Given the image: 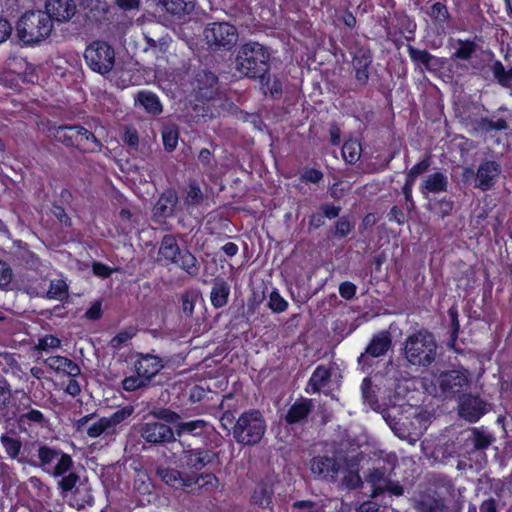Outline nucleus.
<instances>
[{
	"mask_svg": "<svg viewBox=\"0 0 512 512\" xmlns=\"http://www.w3.org/2000/svg\"><path fill=\"white\" fill-rule=\"evenodd\" d=\"M408 53L412 61L422 64L429 72H438L445 66V59L430 54L427 50H420L408 45Z\"/></svg>",
	"mask_w": 512,
	"mask_h": 512,
	"instance_id": "5701e85b",
	"label": "nucleus"
},
{
	"mask_svg": "<svg viewBox=\"0 0 512 512\" xmlns=\"http://www.w3.org/2000/svg\"><path fill=\"white\" fill-rule=\"evenodd\" d=\"M360 145L354 141L345 142L342 155L346 162L355 163L360 157Z\"/></svg>",
	"mask_w": 512,
	"mask_h": 512,
	"instance_id": "13d9d810",
	"label": "nucleus"
},
{
	"mask_svg": "<svg viewBox=\"0 0 512 512\" xmlns=\"http://www.w3.org/2000/svg\"><path fill=\"white\" fill-rule=\"evenodd\" d=\"M475 131L491 133L492 131L506 130L509 128L507 121L503 118H499L494 121L487 117L476 119L472 122Z\"/></svg>",
	"mask_w": 512,
	"mask_h": 512,
	"instance_id": "473e14b6",
	"label": "nucleus"
},
{
	"mask_svg": "<svg viewBox=\"0 0 512 512\" xmlns=\"http://www.w3.org/2000/svg\"><path fill=\"white\" fill-rule=\"evenodd\" d=\"M79 7L86 24L100 22L108 12V5L102 0H81Z\"/></svg>",
	"mask_w": 512,
	"mask_h": 512,
	"instance_id": "4be33fe9",
	"label": "nucleus"
},
{
	"mask_svg": "<svg viewBox=\"0 0 512 512\" xmlns=\"http://www.w3.org/2000/svg\"><path fill=\"white\" fill-rule=\"evenodd\" d=\"M448 316L450 318V339L448 341V346L455 351L459 352V349L456 348V340L458 338L460 323L458 318V310L456 306H452L448 310Z\"/></svg>",
	"mask_w": 512,
	"mask_h": 512,
	"instance_id": "a19ab883",
	"label": "nucleus"
},
{
	"mask_svg": "<svg viewBox=\"0 0 512 512\" xmlns=\"http://www.w3.org/2000/svg\"><path fill=\"white\" fill-rule=\"evenodd\" d=\"M324 175L320 170L305 168L300 175V180L306 183L317 184L323 179Z\"/></svg>",
	"mask_w": 512,
	"mask_h": 512,
	"instance_id": "774afa93",
	"label": "nucleus"
},
{
	"mask_svg": "<svg viewBox=\"0 0 512 512\" xmlns=\"http://www.w3.org/2000/svg\"><path fill=\"white\" fill-rule=\"evenodd\" d=\"M191 478L195 480L193 485H198L199 487H205L207 489H213L218 486V478L212 473H191Z\"/></svg>",
	"mask_w": 512,
	"mask_h": 512,
	"instance_id": "3c124183",
	"label": "nucleus"
},
{
	"mask_svg": "<svg viewBox=\"0 0 512 512\" xmlns=\"http://www.w3.org/2000/svg\"><path fill=\"white\" fill-rule=\"evenodd\" d=\"M361 392H362V398H363L364 402L368 403V405L374 411H379L381 413V410L383 408L378 401V398L376 396V391L373 387L371 378L366 377L363 379L362 384H361Z\"/></svg>",
	"mask_w": 512,
	"mask_h": 512,
	"instance_id": "e433bc0d",
	"label": "nucleus"
},
{
	"mask_svg": "<svg viewBox=\"0 0 512 512\" xmlns=\"http://www.w3.org/2000/svg\"><path fill=\"white\" fill-rule=\"evenodd\" d=\"M135 103L142 106L147 113L152 115H159L163 110L158 96L150 91L138 92L135 96Z\"/></svg>",
	"mask_w": 512,
	"mask_h": 512,
	"instance_id": "cd10ccee",
	"label": "nucleus"
},
{
	"mask_svg": "<svg viewBox=\"0 0 512 512\" xmlns=\"http://www.w3.org/2000/svg\"><path fill=\"white\" fill-rule=\"evenodd\" d=\"M44 296L49 299L62 301L68 297V285L63 280L52 281L49 289H45Z\"/></svg>",
	"mask_w": 512,
	"mask_h": 512,
	"instance_id": "79ce46f5",
	"label": "nucleus"
},
{
	"mask_svg": "<svg viewBox=\"0 0 512 512\" xmlns=\"http://www.w3.org/2000/svg\"><path fill=\"white\" fill-rule=\"evenodd\" d=\"M273 490L266 483H259L251 497V501L253 504L258 505L261 508H267L272 502L273 498Z\"/></svg>",
	"mask_w": 512,
	"mask_h": 512,
	"instance_id": "72a5a7b5",
	"label": "nucleus"
},
{
	"mask_svg": "<svg viewBox=\"0 0 512 512\" xmlns=\"http://www.w3.org/2000/svg\"><path fill=\"white\" fill-rule=\"evenodd\" d=\"M53 22L44 11H27L16 23V35L24 45H34L45 40L52 32Z\"/></svg>",
	"mask_w": 512,
	"mask_h": 512,
	"instance_id": "20e7f679",
	"label": "nucleus"
},
{
	"mask_svg": "<svg viewBox=\"0 0 512 512\" xmlns=\"http://www.w3.org/2000/svg\"><path fill=\"white\" fill-rule=\"evenodd\" d=\"M134 363L135 372L151 383L152 379L164 367L163 360L150 353H137Z\"/></svg>",
	"mask_w": 512,
	"mask_h": 512,
	"instance_id": "f3484780",
	"label": "nucleus"
},
{
	"mask_svg": "<svg viewBox=\"0 0 512 512\" xmlns=\"http://www.w3.org/2000/svg\"><path fill=\"white\" fill-rule=\"evenodd\" d=\"M266 432V422L259 410L243 412L232 427L233 438L239 444L254 446Z\"/></svg>",
	"mask_w": 512,
	"mask_h": 512,
	"instance_id": "423d86ee",
	"label": "nucleus"
},
{
	"mask_svg": "<svg viewBox=\"0 0 512 512\" xmlns=\"http://www.w3.org/2000/svg\"><path fill=\"white\" fill-rule=\"evenodd\" d=\"M178 201L174 189L165 190L152 208V220L158 224L165 223L167 218L174 216Z\"/></svg>",
	"mask_w": 512,
	"mask_h": 512,
	"instance_id": "2eb2a0df",
	"label": "nucleus"
},
{
	"mask_svg": "<svg viewBox=\"0 0 512 512\" xmlns=\"http://www.w3.org/2000/svg\"><path fill=\"white\" fill-rule=\"evenodd\" d=\"M185 464L188 469L195 473L202 470L208 464H211L217 457V454L204 448H188L183 450Z\"/></svg>",
	"mask_w": 512,
	"mask_h": 512,
	"instance_id": "6ab92c4d",
	"label": "nucleus"
},
{
	"mask_svg": "<svg viewBox=\"0 0 512 512\" xmlns=\"http://www.w3.org/2000/svg\"><path fill=\"white\" fill-rule=\"evenodd\" d=\"M408 412L401 407H384L381 415L398 438L414 445L422 437L423 427Z\"/></svg>",
	"mask_w": 512,
	"mask_h": 512,
	"instance_id": "39448f33",
	"label": "nucleus"
},
{
	"mask_svg": "<svg viewBox=\"0 0 512 512\" xmlns=\"http://www.w3.org/2000/svg\"><path fill=\"white\" fill-rule=\"evenodd\" d=\"M207 426V422L202 419H197L189 422H179L175 426V432L177 436H181L184 433H189L194 436L198 435L195 433L196 430H203Z\"/></svg>",
	"mask_w": 512,
	"mask_h": 512,
	"instance_id": "37998d69",
	"label": "nucleus"
},
{
	"mask_svg": "<svg viewBox=\"0 0 512 512\" xmlns=\"http://www.w3.org/2000/svg\"><path fill=\"white\" fill-rule=\"evenodd\" d=\"M488 412V403L479 395L466 393L458 399L457 414L469 423L478 422Z\"/></svg>",
	"mask_w": 512,
	"mask_h": 512,
	"instance_id": "9b49d317",
	"label": "nucleus"
},
{
	"mask_svg": "<svg viewBox=\"0 0 512 512\" xmlns=\"http://www.w3.org/2000/svg\"><path fill=\"white\" fill-rule=\"evenodd\" d=\"M61 451L52 449L48 446L41 445L38 449V457L40 459V467H45L51 464L54 459L60 455Z\"/></svg>",
	"mask_w": 512,
	"mask_h": 512,
	"instance_id": "052dcab7",
	"label": "nucleus"
},
{
	"mask_svg": "<svg viewBox=\"0 0 512 512\" xmlns=\"http://www.w3.org/2000/svg\"><path fill=\"white\" fill-rule=\"evenodd\" d=\"M77 125H62L51 127L49 132L53 138L66 147H75L79 149V141H76Z\"/></svg>",
	"mask_w": 512,
	"mask_h": 512,
	"instance_id": "a878e982",
	"label": "nucleus"
},
{
	"mask_svg": "<svg viewBox=\"0 0 512 512\" xmlns=\"http://www.w3.org/2000/svg\"><path fill=\"white\" fill-rule=\"evenodd\" d=\"M162 141L167 152H173L178 144L179 128L175 123H168L162 127Z\"/></svg>",
	"mask_w": 512,
	"mask_h": 512,
	"instance_id": "c9c22d12",
	"label": "nucleus"
},
{
	"mask_svg": "<svg viewBox=\"0 0 512 512\" xmlns=\"http://www.w3.org/2000/svg\"><path fill=\"white\" fill-rule=\"evenodd\" d=\"M204 37L211 49L230 50L238 41V32L227 22H214L206 26Z\"/></svg>",
	"mask_w": 512,
	"mask_h": 512,
	"instance_id": "9d476101",
	"label": "nucleus"
},
{
	"mask_svg": "<svg viewBox=\"0 0 512 512\" xmlns=\"http://www.w3.org/2000/svg\"><path fill=\"white\" fill-rule=\"evenodd\" d=\"M448 187V179L441 172H435L426 177L423 184L421 185V191L423 194L426 192L439 193L446 192Z\"/></svg>",
	"mask_w": 512,
	"mask_h": 512,
	"instance_id": "c85d7f7f",
	"label": "nucleus"
},
{
	"mask_svg": "<svg viewBox=\"0 0 512 512\" xmlns=\"http://www.w3.org/2000/svg\"><path fill=\"white\" fill-rule=\"evenodd\" d=\"M387 479L388 478L385 476L384 468L371 469L369 470L368 474L365 475L366 482L371 484L372 486H376L378 484L385 485Z\"/></svg>",
	"mask_w": 512,
	"mask_h": 512,
	"instance_id": "0e129e2a",
	"label": "nucleus"
},
{
	"mask_svg": "<svg viewBox=\"0 0 512 512\" xmlns=\"http://www.w3.org/2000/svg\"><path fill=\"white\" fill-rule=\"evenodd\" d=\"M288 304L277 291H272L269 297L268 307L275 313H281L286 310Z\"/></svg>",
	"mask_w": 512,
	"mask_h": 512,
	"instance_id": "e2e57ef3",
	"label": "nucleus"
},
{
	"mask_svg": "<svg viewBox=\"0 0 512 512\" xmlns=\"http://www.w3.org/2000/svg\"><path fill=\"white\" fill-rule=\"evenodd\" d=\"M342 208L333 203H321L318 207V211L321 213L323 218L329 220L339 217Z\"/></svg>",
	"mask_w": 512,
	"mask_h": 512,
	"instance_id": "69168bd1",
	"label": "nucleus"
},
{
	"mask_svg": "<svg viewBox=\"0 0 512 512\" xmlns=\"http://www.w3.org/2000/svg\"><path fill=\"white\" fill-rule=\"evenodd\" d=\"M392 346V336L389 331H381L373 336L366 347V353L371 357L385 355Z\"/></svg>",
	"mask_w": 512,
	"mask_h": 512,
	"instance_id": "393cba45",
	"label": "nucleus"
},
{
	"mask_svg": "<svg viewBox=\"0 0 512 512\" xmlns=\"http://www.w3.org/2000/svg\"><path fill=\"white\" fill-rule=\"evenodd\" d=\"M313 408L314 404L311 399L300 398L290 406L284 416V421L288 425L304 424L307 422Z\"/></svg>",
	"mask_w": 512,
	"mask_h": 512,
	"instance_id": "412c9836",
	"label": "nucleus"
},
{
	"mask_svg": "<svg viewBox=\"0 0 512 512\" xmlns=\"http://www.w3.org/2000/svg\"><path fill=\"white\" fill-rule=\"evenodd\" d=\"M47 363L50 368L66 372L71 377H76L81 373L80 367L75 362L63 356L50 357Z\"/></svg>",
	"mask_w": 512,
	"mask_h": 512,
	"instance_id": "2f4dec72",
	"label": "nucleus"
},
{
	"mask_svg": "<svg viewBox=\"0 0 512 512\" xmlns=\"http://www.w3.org/2000/svg\"><path fill=\"white\" fill-rule=\"evenodd\" d=\"M354 228V225L350 221L348 216L338 217L334 226L329 230V236L334 238H344L346 237Z\"/></svg>",
	"mask_w": 512,
	"mask_h": 512,
	"instance_id": "ea45409f",
	"label": "nucleus"
},
{
	"mask_svg": "<svg viewBox=\"0 0 512 512\" xmlns=\"http://www.w3.org/2000/svg\"><path fill=\"white\" fill-rule=\"evenodd\" d=\"M204 199L200 187L196 183H191L186 192L184 202L187 206L199 205Z\"/></svg>",
	"mask_w": 512,
	"mask_h": 512,
	"instance_id": "bf43d9fd",
	"label": "nucleus"
},
{
	"mask_svg": "<svg viewBox=\"0 0 512 512\" xmlns=\"http://www.w3.org/2000/svg\"><path fill=\"white\" fill-rule=\"evenodd\" d=\"M149 385L150 382L137 373L136 375L125 377L122 380V387L125 391L128 392L136 391L138 389L148 387Z\"/></svg>",
	"mask_w": 512,
	"mask_h": 512,
	"instance_id": "09e8293b",
	"label": "nucleus"
},
{
	"mask_svg": "<svg viewBox=\"0 0 512 512\" xmlns=\"http://www.w3.org/2000/svg\"><path fill=\"white\" fill-rule=\"evenodd\" d=\"M61 479L58 482V487L61 490L62 494H67L68 492H72L76 487L77 483L80 481V476L75 472H70L68 475L60 476Z\"/></svg>",
	"mask_w": 512,
	"mask_h": 512,
	"instance_id": "6e6d98bb",
	"label": "nucleus"
},
{
	"mask_svg": "<svg viewBox=\"0 0 512 512\" xmlns=\"http://www.w3.org/2000/svg\"><path fill=\"white\" fill-rule=\"evenodd\" d=\"M436 381L445 400L460 399L471 386L470 374L463 368L442 371Z\"/></svg>",
	"mask_w": 512,
	"mask_h": 512,
	"instance_id": "6e6552de",
	"label": "nucleus"
},
{
	"mask_svg": "<svg viewBox=\"0 0 512 512\" xmlns=\"http://www.w3.org/2000/svg\"><path fill=\"white\" fill-rule=\"evenodd\" d=\"M342 465L334 456H315L310 461L312 474L321 480L334 482Z\"/></svg>",
	"mask_w": 512,
	"mask_h": 512,
	"instance_id": "4468645a",
	"label": "nucleus"
},
{
	"mask_svg": "<svg viewBox=\"0 0 512 512\" xmlns=\"http://www.w3.org/2000/svg\"><path fill=\"white\" fill-rule=\"evenodd\" d=\"M156 6L153 13L146 12L142 18L148 21H156L165 26L170 24V17L183 20L195 9L194 0H152Z\"/></svg>",
	"mask_w": 512,
	"mask_h": 512,
	"instance_id": "0eeeda50",
	"label": "nucleus"
},
{
	"mask_svg": "<svg viewBox=\"0 0 512 512\" xmlns=\"http://www.w3.org/2000/svg\"><path fill=\"white\" fill-rule=\"evenodd\" d=\"M133 412V408L124 407L117 410L109 417H102L86 429V433L91 438L101 435L109 436L116 433V427L128 418Z\"/></svg>",
	"mask_w": 512,
	"mask_h": 512,
	"instance_id": "ddd939ff",
	"label": "nucleus"
},
{
	"mask_svg": "<svg viewBox=\"0 0 512 512\" xmlns=\"http://www.w3.org/2000/svg\"><path fill=\"white\" fill-rule=\"evenodd\" d=\"M181 252L176 237L172 234H166L161 239L157 261L165 260L167 265L177 263V258Z\"/></svg>",
	"mask_w": 512,
	"mask_h": 512,
	"instance_id": "b1692460",
	"label": "nucleus"
},
{
	"mask_svg": "<svg viewBox=\"0 0 512 512\" xmlns=\"http://www.w3.org/2000/svg\"><path fill=\"white\" fill-rule=\"evenodd\" d=\"M76 141H79V146L83 141L92 143L94 147L91 148V150H94L95 148L100 150L102 147V143L97 139V137L81 125H77Z\"/></svg>",
	"mask_w": 512,
	"mask_h": 512,
	"instance_id": "5fc2aeb1",
	"label": "nucleus"
},
{
	"mask_svg": "<svg viewBox=\"0 0 512 512\" xmlns=\"http://www.w3.org/2000/svg\"><path fill=\"white\" fill-rule=\"evenodd\" d=\"M331 378V372L328 368L325 366H318L314 372L312 373V376L310 377V380L308 382V386L306 388V392L310 393H316L319 392L322 388H324L329 382Z\"/></svg>",
	"mask_w": 512,
	"mask_h": 512,
	"instance_id": "c756f323",
	"label": "nucleus"
},
{
	"mask_svg": "<svg viewBox=\"0 0 512 512\" xmlns=\"http://www.w3.org/2000/svg\"><path fill=\"white\" fill-rule=\"evenodd\" d=\"M197 295L194 292H185L182 297V310L187 317H191L194 312V305Z\"/></svg>",
	"mask_w": 512,
	"mask_h": 512,
	"instance_id": "338daca9",
	"label": "nucleus"
},
{
	"mask_svg": "<svg viewBox=\"0 0 512 512\" xmlns=\"http://www.w3.org/2000/svg\"><path fill=\"white\" fill-rule=\"evenodd\" d=\"M155 473L162 482L176 490H185L195 482L191 478V473H184L172 467L158 466Z\"/></svg>",
	"mask_w": 512,
	"mask_h": 512,
	"instance_id": "dca6fc26",
	"label": "nucleus"
},
{
	"mask_svg": "<svg viewBox=\"0 0 512 512\" xmlns=\"http://www.w3.org/2000/svg\"><path fill=\"white\" fill-rule=\"evenodd\" d=\"M263 87L266 88L265 94L269 92L270 96L274 99H279L282 96L283 89H282V83L277 78L274 77L272 80L270 76L265 75V81L264 83H261Z\"/></svg>",
	"mask_w": 512,
	"mask_h": 512,
	"instance_id": "864d4df0",
	"label": "nucleus"
},
{
	"mask_svg": "<svg viewBox=\"0 0 512 512\" xmlns=\"http://www.w3.org/2000/svg\"><path fill=\"white\" fill-rule=\"evenodd\" d=\"M430 165V156H427L409 170L406 179H408L410 182H415L416 178L425 173L430 167Z\"/></svg>",
	"mask_w": 512,
	"mask_h": 512,
	"instance_id": "680f3d73",
	"label": "nucleus"
},
{
	"mask_svg": "<svg viewBox=\"0 0 512 512\" xmlns=\"http://www.w3.org/2000/svg\"><path fill=\"white\" fill-rule=\"evenodd\" d=\"M427 14L431 20L439 26L446 24L450 18L447 6L441 2L433 3L427 11Z\"/></svg>",
	"mask_w": 512,
	"mask_h": 512,
	"instance_id": "58836bf2",
	"label": "nucleus"
},
{
	"mask_svg": "<svg viewBox=\"0 0 512 512\" xmlns=\"http://www.w3.org/2000/svg\"><path fill=\"white\" fill-rule=\"evenodd\" d=\"M414 508L417 512H446L448 509L442 499L434 497L417 501Z\"/></svg>",
	"mask_w": 512,
	"mask_h": 512,
	"instance_id": "4c0bfd02",
	"label": "nucleus"
},
{
	"mask_svg": "<svg viewBox=\"0 0 512 512\" xmlns=\"http://www.w3.org/2000/svg\"><path fill=\"white\" fill-rule=\"evenodd\" d=\"M500 173L501 167L496 161L488 160L482 162L476 173L477 183L475 187L482 191L491 189Z\"/></svg>",
	"mask_w": 512,
	"mask_h": 512,
	"instance_id": "aec40b11",
	"label": "nucleus"
},
{
	"mask_svg": "<svg viewBox=\"0 0 512 512\" xmlns=\"http://www.w3.org/2000/svg\"><path fill=\"white\" fill-rule=\"evenodd\" d=\"M235 68L240 74L248 78H259L260 83H264L270 69L269 53L257 42L247 43L237 52Z\"/></svg>",
	"mask_w": 512,
	"mask_h": 512,
	"instance_id": "7ed1b4c3",
	"label": "nucleus"
},
{
	"mask_svg": "<svg viewBox=\"0 0 512 512\" xmlns=\"http://www.w3.org/2000/svg\"><path fill=\"white\" fill-rule=\"evenodd\" d=\"M492 72L497 81L505 87H512V68L505 70L500 61H495L492 66Z\"/></svg>",
	"mask_w": 512,
	"mask_h": 512,
	"instance_id": "c03bdc74",
	"label": "nucleus"
},
{
	"mask_svg": "<svg viewBox=\"0 0 512 512\" xmlns=\"http://www.w3.org/2000/svg\"><path fill=\"white\" fill-rule=\"evenodd\" d=\"M174 265H177L191 277H196L200 272V264L197 258L188 249L182 250L177 258V263H174Z\"/></svg>",
	"mask_w": 512,
	"mask_h": 512,
	"instance_id": "7c9ffc66",
	"label": "nucleus"
},
{
	"mask_svg": "<svg viewBox=\"0 0 512 512\" xmlns=\"http://www.w3.org/2000/svg\"><path fill=\"white\" fill-rule=\"evenodd\" d=\"M60 458L57 464L54 466L52 475L54 477H60L65 475L66 473L72 472L71 469L73 467V460L69 454L60 453Z\"/></svg>",
	"mask_w": 512,
	"mask_h": 512,
	"instance_id": "8fccbe9b",
	"label": "nucleus"
},
{
	"mask_svg": "<svg viewBox=\"0 0 512 512\" xmlns=\"http://www.w3.org/2000/svg\"><path fill=\"white\" fill-rule=\"evenodd\" d=\"M438 344L432 332L421 329L407 336L402 343L401 357L403 369L416 366L430 367L437 359Z\"/></svg>",
	"mask_w": 512,
	"mask_h": 512,
	"instance_id": "f03ea898",
	"label": "nucleus"
},
{
	"mask_svg": "<svg viewBox=\"0 0 512 512\" xmlns=\"http://www.w3.org/2000/svg\"><path fill=\"white\" fill-rule=\"evenodd\" d=\"M495 438L492 434L485 432L479 428H473L471 431V435L468 438V441L473 445L474 451H483L487 449L493 442Z\"/></svg>",
	"mask_w": 512,
	"mask_h": 512,
	"instance_id": "f704fd0d",
	"label": "nucleus"
},
{
	"mask_svg": "<svg viewBox=\"0 0 512 512\" xmlns=\"http://www.w3.org/2000/svg\"><path fill=\"white\" fill-rule=\"evenodd\" d=\"M372 63V54L370 50L365 48H359L353 57V67L354 69H368Z\"/></svg>",
	"mask_w": 512,
	"mask_h": 512,
	"instance_id": "603ef678",
	"label": "nucleus"
},
{
	"mask_svg": "<svg viewBox=\"0 0 512 512\" xmlns=\"http://www.w3.org/2000/svg\"><path fill=\"white\" fill-rule=\"evenodd\" d=\"M76 10L75 0H46L44 12L50 16L51 22H67L76 14Z\"/></svg>",
	"mask_w": 512,
	"mask_h": 512,
	"instance_id": "a211bd4d",
	"label": "nucleus"
},
{
	"mask_svg": "<svg viewBox=\"0 0 512 512\" xmlns=\"http://www.w3.org/2000/svg\"><path fill=\"white\" fill-rule=\"evenodd\" d=\"M10 400V386L6 381L0 380V416H8Z\"/></svg>",
	"mask_w": 512,
	"mask_h": 512,
	"instance_id": "4d7b16f0",
	"label": "nucleus"
},
{
	"mask_svg": "<svg viewBox=\"0 0 512 512\" xmlns=\"http://www.w3.org/2000/svg\"><path fill=\"white\" fill-rule=\"evenodd\" d=\"M459 47L451 56V59L469 60L476 50V44L471 41L458 40Z\"/></svg>",
	"mask_w": 512,
	"mask_h": 512,
	"instance_id": "49530a36",
	"label": "nucleus"
},
{
	"mask_svg": "<svg viewBox=\"0 0 512 512\" xmlns=\"http://www.w3.org/2000/svg\"><path fill=\"white\" fill-rule=\"evenodd\" d=\"M0 441L3 447L5 448L6 453L11 458L15 459L18 457L22 447V443L19 439L3 434L0 438Z\"/></svg>",
	"mask_w": 512,
	"mask_h": 512,
	"instance_id": "de8ad7c7",
	"label": "nucleus"
},
{
	"mask_svg": "<svg viewBox=\"0 0 512 512\" xmlns=\"http://www.w3.org/2000/svg\"><path fill=\"white\" fill-rule=\"evenodd\" d=\"M138 432L145 442L151 445H164L176 441L173 429L158 421L141 424Z\"/></svg>",
	"mask_w": 512,
	"mask_h": 512,
	"instance_id": "f8f14e48",
	"label": "nucleus"
},
{
	"mask_svg": "<svg viewBox=\"0 0 512 512\" xmlns=\"http://www.w3.org/2000/svg\"><path fill=\"white\" fill-rule=\"evenodd\" d=\"M230 286L223 278H215L210 294L211 303L215 308H222L228 302Z\"/></svg>",
	"mask_w": 512,
	"mask_h": 512,
	"instance_id": "bb28decb",
	"label": "nucleus"
},
{
	"mask_svg": "<svg viewBox=\"0 0 512 512\" xmlns=\"http://www.w3.org/2000/svg\"><path fill=\"white\" fill-rule=\"evenodd\" d=\"M84 58L93 71L106 75L114 67L115 51L107 42L95 41L86 48Z\"/></svg>",
	"mask_w": 512,
	"mask_h": 512,
	"instance_id": "1a4fd4ad",
	"label": "nucleus"
},
{
	"mask_svg": "<svg viewBox=\"0 0 512 512\" xmlns=\"http://www.w3.org/2000/svg\"><path fill=\"white\" fill-rule=\"evenodd\" d=\"M375 378L388 389H392V393L388 396L387 407L412 409L411 402L414 399L416 387L409 370L403 369L401 364H395L389 360L383 370L375 374Z\"/></svg>",
	"mask_w": 512,
	"mask_h": 512,
	"instance_id": "f257e3e1",
	"label": "nucleus"
},
{
	"mask_svg": "<svg viewBox=\"0 0 512 512\" xmlns=\"http://www.w3.org/2000/svg\"><path fill=\"white\" fill-rule=\"evenodd\" d=\"M149 415L153 416L155 419L162 420L165 424H177L181 419V416L169 409V408H156L149 412Z\"/></svg>",
	"mask_w": 512,
	"mask_h": 512,
	"instance_id": "a18cd8bd",
	"label": "nucleus"
}]
</instances>
